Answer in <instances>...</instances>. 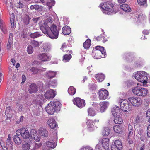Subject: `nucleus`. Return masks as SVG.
<instances>
[{"instance_id": "obj_1", "label": "nucleus", "mask_w": 150, "mask_h": 150, "mask_svg": "<svg viewBox=\"0 0 150 150\" xmlns=\"http://www.w3.org/2000/svg\"><path fill=\"white\" fill-rule=\"evenodd\" d=\"M50 16L46 15L44 17V20L39 23L40 30L43 33L52 39H56L58 37L59 30L56 25L51 24L53 21V19Z\"/></svg>"}, {"instance_id": "obj_2", "label": "nucleus", "mask_w": 150, "mask_h": 150, "mask_svg": "<svg viewBox=\"0 0 150 150\" xmlns=\"http://www.w3.org/2000/svg\"><path fill=\"white\" fill-rule=\"evenodd\" d=\"M17 135H21L23 138L27 140L30 138V140H34L37 142H38L40 137L38 135L37 132L35 129H32L29 134L28 130L24 128H21L17 130L16 132Z\"/></svg>"}, {"instance_id": "obj_3", "label": "nucleus", "mask_w": 150, "mask_h": 150, "mask_svg": "<svg viewBox=\"0 0 150 150\" xmlns=\"http://www.w3.org/2000/svg\"><path fill=\"white\" fill-rule=\"evenodd\" d=\"M99 7L101 8L103 13L108 15L112 13H116L118 11L116 5L110 2H102L100 4Z\"/></svg>"}, {"instance_id": "obj_4", "label": "nucleus", "mask_w": 150, "mask_h": 150, "mask_svg": "<svg viewBox=\"0 0 150 150\" xmlns=\"http://www.w3.org/2000/svg\"><path fill=\"white\" fill-rule=\"evenodd\" d=\"M61 105L59 101H51L45 106V109L48 114L53 115L60 110Z\"/></svg>"}, {"instance_id": "obj_5", "label": "nucleus", "mask_w": 150, "mask_h": 150, "mask_svg": "<svg viewBox=\"0 0 150 150\" xmlns=\"http://www.w3.org/2000/svg\"><path fill=\"white\" fill-rule=\"evenodd\" d=\"M106 52L104 47L100 46L94 47L92 52V56L95 59H98L105 57Z\"/></svg>"}, {"instance_id": "obj_6", "label": "nucleus", "mask_w": 150, "mask_h": 150, "mask_svg": "<svg viewBox=\"0 0 150 150\" xmlns=\"http://www.w3.org/2000/svg\"><path fill=\"white\" fill-rule=\"evenodd\" d=\"M135 78L139 81L142 83L144 86H146L148 78L149 76L148 73L143 71H138L134 75Z\"/></svg>"}, {"instance_id": "obj_7", "label": "nucleus", "mask_w": 150, "mask_h": 150, "mask_svg": "<svg viewBox=\"0 0 150 150\" xmlns=\"http://www.w3.org/2000/svg\"><path fill=\"white\" fill-rule=\"evenodd\" d=\"M56 93V92L55 90L52 89L47 91L44 96L43 95H41L39 96V98L40 100L37 99L36 100L37 104L41 106L42 102L45 101V98H53L55 96Z\"/></svg>"}, {"instance_id": "obj_8", "label": "nucleus", "mask_w": 150, "mask_h": 150, "mask_svg": "<svg viewBox=\"0 0 150 150\" xmlns=\"http://www.w3.org/2000/svg\"><path fill=\"white\" fill-rule=\"evenodd\" d=\"M132 91L134 94L142 97L146 96L148 92V90L146 88L139 86L133 87L132 89Z\"/></svg>"}, {"instance_id": "obj_9", "label": "nucleus", "mask_w": 150, "mask_h": 150, "mask_svg": "<svg viewBox=\"0 0 150 150\" xmlns=\"http://www.w3.org/2000/svg\"><path fill=\"white\" fill-rule=\"evenodd\" d=\"M130 102L129 100L120 98L119 103L120 104V109L125 112H128L131 107Z\"/></svg>"}, {"instance_id": "obj_10", "label": "nucleus", "mask_w": 150, "mask_h": 150, "mask_svg": "<svg viewBox=\"0 0 150 150\" xmlns=\"http://www.w3.org/2000/svg\"><path fill=\"white\" fill-rule=\"evenodd\" d=\"M132 105L135 107H139L142 103V99L138 97H132L128 99Z\"/></svg>"}, {"instance_id": "obj_11", "label": "nucleus", "mask_w": 150, "mask_h": 150, "mask_svg": "<svg viewBox=\"0 0 150 150\" xmlns=\"http://www.w3.org/2000/svg\"><path fill=\"white\" fill-rule=\"evenodd\" d=\"M38 58L42 62L48 61L51 59V56L48 53H39L38 55Z\"/></svg>"}, {"instance_id": "obj_12", "label": "nucleus", "mask_w": 150, "mask_h": 150, "mask_svg": "<svg viewBox=\"0 0 150 150\" xmlns=\"http://www.w3.org/2000/svg\"><path fill=\"white\" fill-rule=\"evenodd\" d=\"M74 104L78 107L81 108L85 106V101L79 97L75 98L73 100Z\"/></svg>"}, {"instance_id": "obj_13", "label": "nucleus", "mask_w": 150, "mask_h": 150, "mask_svg": "<svg viewBox=\"0 0 150 150\" xmlns=\"http://www.w3.org/2000/svg\"><path fill=\"white\" fill-rule=\"evenodd\" d=\"M99 98L101 100L105 99L108 97V92L105 89H102L100 90L98 92Z\"/></svg>"}, {"instance_id": "obj_14", "label": "nucleus", "mask_w": 150, "mask_h": 150, "mask_svg": "<svg viewBox=\"0 0 150 150\" xmlns=\"http://www.w3.org/2000/svg\"><path fill=\"white\" fill-rule=\"evenodd\" d=\"M109 103L107 101L100 102L99 103L100 109L99 110H98L97 112H100L101 113L105 112L109 106Z\"/></svg>"}, {"instance_id": "obj_15", "label": "nucleus", "mask_w": 150, "mask_h": 150, "mask_svg": "<svg viewBox=\"0 0 150 150\" xmlns=\"http://www.w3.org/2000/svg\"><path fill=\"white\" fill-rule=\"evenodd\" d=\"M15 111L11 110L10 107H7L5 112V114L7 117L10 118L15 115Z\"/></svg>"}, {"instance_id": "obj_16", "label": "nucleus", "mask_w": 150, "mask_h": 150, "mask_svg": "<svg viewBox=\"0 0 150 150\" xmlns=\"http://www.w3.org/2000/svg\"><path fill=\"white\" fill-rule=\"evenodd\" d=\"M34 140H30V138L25 141V144H23L22 146V148L24 150H28L30 147L31 146V144L33 142Z\"/></svg>"}, {"instance_id": "obj_17", "label": "nucleus", "mask_w": 150, "mask_h": 150, "mask_svg": "<svg viewBox=\"0 0 150 150\" xmlns=\"http://www.w3.org/2000/svg\"><path fill=\"white\" fill-rule=\"evenodd\" d=\"M47 123L50 127L51 129L55 128L57 126L56 122L55 120L52 118L48 119Z\"/></svg>"}, {"instance_id": "obj_18", "label": "nucleus", "mask_w": 150, "mask_h": 150, "mask_svg": "<svg viewBox=\"0 0 150 150\" xmlns=\"http://www.w3.org/2000/svg\"><path fill=\"white\" fill-rule=\"evenodd\" d=\"M109 139L108 138H104L101 140L102 146L105 150H108Z\"/></svg>"}, {"instance_id": "obj_19", "label": "nucleus", "mask_w": 150, "mask_h": 150, "mask_svg": "<svg viewBox=\"0 0 150 150\" xmlns=\"http://www.w3.org/2000/svg\"><path fill=\"white\" fill-rule=\"evenodd\" d=\"M57 140V138H56L52 141H49L46 143V145L47 147L51 148H54L56 146V141Z\"/></svg>"}, {"instance_id": "obj_20", "label": "nucleus", "mask_w": 150, "mask_h": 150, "mask_svg": "<svg viewBox=\"0 0 150 150\" xmlns=\"http://www.w3.org/2000/svg\"><path fill=\"white\" fill-rule=\"evenodd\" d=\"M111 112L114 116L120 115V110L119 107L116 105H114L112 108Z\"/></svg>"}, {"instance_id": "obj_21", "label": "nucleus", "mask_w": 150, "mask_h": 150, "mask_svg": "<svg viewBox=\"0 0 150 150\" xmlns=\"http://www.w3.org/2000/svg\"><path fill=\"white\" fill-rule=\"evenodd\" d=\"M38 90V87L36 84L33 83L31 84L28 88V91L30 93L36 92Z\"/></svg>"}, {"instance_id": "obj_22", "label": "nucleus", "mask_w": 150, "mask_h": 150, "mask_svg": "<svg viewBox=\"0 0 150 150\" xmlns=\"http://www.w3.org/2000/svg\"><path fill=\"white\" fill-rule=\"evenodd\" d=\"M56 74V72L50 70L48 71L45 72L44 76L47 78L50 79L55 77Z\"/></svg>"}, {"instance_id": "obj_23", "label": "nucleus", "mask_w": 150, "mask_h": 150, "mask_svg": "<svg viewBox=\"0 0 150 150\" xmlns=\"http://www.w3.org/2000/svg\"><path fill=\"white\" fill-rule=\"evenodd\" d=\"M86 125L90 130L93 131L95 129L94 122L93 120H88L86 122Z\"/></svg>"}, {"instance_id": "obj_24", "label": "nucleus", "mask_w": 150, "mask_h": 150, "mask_svg": "<svg viewBox=\"0 0 150 150\" xmlns=\"http://www.w3.org/2000/svg\"><path fill=\"white\" fill-rule=\"evenodd\" d=\"M62 32L65 35H69L71 32V29L68 26H64L62 29Z\"/></svg>"}, {"instance_id": "obj_25", "label": "nucleus", "mask_w": 150, "mask_h": 150, "mask_svg": "<svg viewBox=\"0 0 150 150\" xmlns=\"http://www.w3.org/2000/svg\"><path fill=\"white\" fill-rule=\"evenodd\" d=\"M112 145L117 147L118 149H120L122 150V142L120 140L118 139L115 140L114 142V144Z\"/></svg>"}, {"instance_id": "obj_26", "label": "nucleus", "mask_w": 150, "mask_h": 150, "mask_svg": "<svg viewBox=\"0 0 150 150\" xmlns=\"http://www.w3.org/2000/svg\"><path fill=\"white\" fill-rule=\"evenodd\" d=\"M39 133L42 136L46 137L48 136V131L43 128H40L39 129Z\"/></svg>"}, {"instance_id": "obj_27", "label": "nucleus", "mask_w": 150, "mask_h": 150, "mask_svg": "<svg viewBox=\"0 0 150 150\" xmlns=\"http://www.w3.org/2000/svg\"><path fill=\"white\" fill-rule=\"evenodd\" d=\"M96 79L98 82H102L105 78V76L102 73H98L96 74L95 77Z\"/></svg>"}, {"instance_id": "obj_28", "label": "nucleus", "mask_w": 150, "mask_h": 150, "mask_svg": "<svg viewBox=\"0 0 150 150\" xmlns=\"http://www.w3.org/2000/svg\"><path fill=\"white\" fill-rule=\"evenodd\" d=\"M6 146L10 148L11 149H13V142L11 140L10 135L9 134L7 140L6 141Z\"/></svg>"}, {"instance_id": "obj_29", "label": "nucleus", "mask_w": 150, "mask_h": 150, "mask_svg": "<svg viewBox=\"0 0 150 150\" xmlns=\"http://www.w3.org/2000/svg\"><path fill=\"white\" fill-rule=\"evenodd\" d=\"M113 129L115 133L120 134L122 132V127L119 125H115L113 127Z\"/></svg>"}, {"instance_id": "obj_30", "label": "nucleus", "mask_w": 150, "mask_h": 150, "mask_svg": "<svg viewBox=\"0 0 150 150\" xmlns=\"http://www.w3.org/2000/svg\"><path fill=\"white\" fill-rule=\"evenodd\" d=\"M30 9L31 10L35 9V10L38 11H41L42 10L43 7L41 6L38 4H35L31 5L30 7Z\"/></svg>"}, {"instance_id": "obj_31", "label": "nucleus", "mask_w": 150, "mask_h": 150, "mask_svg": "<svg viewBox=\"0 0 150 150\" xmlns=\"http://www.w3.org/2000/svg\"><path fill=\"white\" fill-rule=\"evenodd\" d=\"M115 119L114 120V122L115 124H121L123 122L122 118L120 117V115L114 116Z\"/></svg>"}, {"instance_id": "obj_32", "label": "nucleus", "mask_w": 150, "mask_h": 150, "mask_svg": "<svg viewBox=\"0 0 150 150\" xmlns=\"http://www.w3.org/2000/svg\"><path fill=\"white\" fill-rule=\"evenodd\" d=\"M120 7L125 11L129 12L131 11V9L128 5L126 4H123L120 6Z\"/></svg>"}, {"instance_id": "obj_33", "label": "nucleus", "mask_w": 150, "mask_h": 150, "mask_svg": "<svg viewBox=\"0 0 150 150\" xmlns=\"http://www.w3.org/2000/svg\"><path fill=\"white\" fill-rule=\"evenodd\" d=\"M28 70L31 72L33 74H37L39 72V68L37 67H33L29 68Z\"/></svg>"}, {"instance_id": "obj_34", "label": "nucleus", "mask_w": 150, "mask_h": 150, "mask_svg": "<svg viewBox=\"0 0 150 150\" xmlns=\"http://www.w3.org/2000/svg\"><path fill=\"white\" fill-rule=\"evenodd\" d=\"M42 48L44 52H48L51 49V46L50 44L45 43L43 44Z\"/></svg>"}, {"instance_id": "obj_35", "label": "nucleus", "mask_w": 150, "mask_h": 150, "mask_svg": "<svg viewBox=\"0 0 150 150\" xmlns=\"http://www.w3.org/2000/svg\"><path fill=\"white\" fill-rule=\"evenodd\" d=\"M71 57L72 56L71 54H66L63 56L62 60L64 62H68L71 59Z\"/></svg>"}, {"instance_id": "obj_36", "label": "nucleus", "mask_w": 150, "mask_h": 150, "mask_svg": "<svg viewBox=\"0 0 150 150\" xmlns=\"http://www.w3.org/2000/svg\"><path fill=\"white\" fill-rule=\"evenodd\" d=\"M76 92V90L74 87L72 86L69 87L68 90V92L69 94L71 95H74Z\"/></svg>"}, {"instance_id": "obj_37", "label": "nucleus", "mask_w": 150, "mask_h": 150, "mask_svg": "<svg viewBox=\"0 0 150 150\" xmlns=\"http://www.w3.org/2000/svg\"><path fill=\"white\" fill-rule=\"evenodd\" d=\"M91 43V40L90 39H87L83 44L84 48L86 49H88L90 47Z\"/></svg>"}, {"instance_id": "obj_38", "label": "nucleus", "mask_w": 150, "mask_h": 150, "mask_svg": "<svg viewBox=\"0 0 150 150\" xmlns=\"http://www.w3.org/2000/svg\"><path fill=\"white\" fill-rule=\"evenodd\" d=\"M135 121L139 125H143L144 121V119L139 116H137L135 119Z\"/></svg>"}, {"instance_id": "obj_39", "label": "nucleus", "mask_w": 150, "mask_h": 150, "mask_svg": "<svg viewBox=\"0 0 150 150\" xmlns=\"http://www.w3.org/2000/svg\"><path fill=\"white\" fill-rule=\"evenodd\" d=\"M88 115L91 116H95L96 114L95 111L91 108H88Z\"/></svg>"}, {"instance_id": "obj_40", "label": "nucleus", "mask_w": 150, "mask_h": 150, "mask_svg": "<svg viewBox=\"0 0 150 150\" xmlns=\"http://www.w3.org/2000/svg\"><path fill=\"white\" fill-rule=\"evenodd\" d=\"M110 133V130L109 128H105L102 132V135L104 136H108Z\"/></svg>"}, {"instance_id": "obj_41", "label": "nucleus", "mask_w": 150, "mask_h": 150, "mask_svg": "<svg viewBox=\"0 0 150 150\" xmlns=\"http://www.w3.org/2000/svg\"><path fill=\"white\" fill-rule=\"evenodd\" d=\"M14 141L17 145L20 144L21 142V140L20 137L16 135L14 137Z\"/></svg>"}, {"instance_id": "obj_42", "label": "nucleus", "mask_w": 150, "mask_h": 150, "mask_svg": "<svg viewBox=\"0 0 150 150\" xmlns=\"http://www.w3.org/2000/svg\"><path fill=\"white\" fill-rule=\"evenodd\" d=\"M41 35V34L39 32H36L31 34L30 36L33 38H37Z\"/></svg>"}, {"instance_id": "obj_43", "label": "nucleus", "mask_w": 150, "mask_h": 150, "mask_svg": "<svg viewBox=\"0 0 150 150\" xmlns=\"http://www.w3.org/2000/svg\"><path fill=\"white\" fill-rule=\"evenodd\" d=\"M57 84V81L56 79H54L51 81L50 82V85L53 87H55Z\"/></svg>"}, {"instance_id": "obj_44", "label": "nucleus", "mask_w": 150, "mask_h": 150, "mask_svg": "<svg viewBox=\"0 0 150 150\" xmlns=\"http://www.w3.org/2000/svg\"><path fill=\"white\" fill-rule=\"evenodd\" d=\"M15 16L14 15L13 13H12L10 17V22L11 24V27L13 28L14 26V20Z\"/></svg>"}, {"instance_id": "obj_45", "label": "nucleus", "mask_w": 150, "mask_h": 150, "mask_svg": "<svg viewBox=\"0 0 150 150\" xmlns=\"http://www.w3.org/2000/svg\"><path fill=\"white\" fill-rule=\"evenodd\" d=\"M10 36H9V39L8 41V43L7 45V47L8 49H9L11 48V45L13 43V39L10 38Z\"/></svg>"}, {"instance_id": "obj_46", "label": "nucleus", "mask_w": 150, "mask_h": 150, "mask_svg": "<svg viewBox=\"0 0 150 150\" xmlns=\"http://www.w3.org/2000/svg\"><path fill=\"white\" fill-rule=\"evenodd\" d=\"M0 28L2 32L4 34H6L7 33V30L5 25H0Z\"/></svg>"}, {"instance_id": "obj_47", "label": "nucleus", "mask_w": 150, "mask_h": 150, "mask_svg": "<svg viewBox=\"0 0 150 150\" xmlns=\"http://www.w3.org/2000/svg\"><path fill=\"white\" fill-rule=\"evenodd\" d=\"M135 132L139 135H141L143 134L142 129L140 127H137L135 129Z\"/></svg>"}, {"instance_id": "obj_48", "label": "nucleus", "mask_w": 150, "mask_h": 150, "mask_svg": "<svg viewBox=\"0 0 150 150\" xmlns=\"http://www.w3.org/2000/svg\"><path fill=\"white\" fill-rule=\"evenodd\" d=\"M79 150H94L93 148L89 146H84L81 147Z\"/></svg>"}, {"instance_id": "obj_49", "label": "nucleus", "mask_w": 150, "mask_h": 150, "mask_svg": "<svg viewBox=\"0 0 150 150\" xmlns=\"http://www.w3.org/2000/svg\"><path fill=\"white\" fill-rule=\"evenodd\" d=\"M128 130L129 131L128 134L129 137L130 136L133 134V128L132 126L131 125H129L128 128Z\"/></svg>"}, {"instance_id": "obj_50", "label": "nucleus", "mask_w": 150, "mask_h": 150, "mask_svg": "<svg viewBox=\"0 0 150 150\" xmlns=\"http://www.w3.org/2000/svg\"><path fill=\"white\" fill-rule=\"evenodd\" d=\"M55 3V1L54 0H53L51 1V2H47V5L49 7V8L50 9L52 6L54 5Z\"/></svg>"}, {"instance_id": "obj_51", "label": "nucleus", "mask_w": 150, "mask_h": 150, "mask_svg": "<svg viewBox=\"0 0 150 150\" xmlns=\"http://www.w3.org/2000/svg\"><path fill=\"white\" fill-rule=\"evenodd\" d=\"M27 51L28 54H30L33 52V49L31 45H29L28 46Z\"/></svg>"}, {"instance_id": "obj_52", "label": "nucleus", "mask_w": 150, "mask_h": 150, "mask_svg": "<svg viewBox=\"0 0 150 150\" xmlns=\"http://www.w3.org/2000/svg\"><path fill=\"white\" fill-rule=\"evenodd\" d=\"M31 44L34 47H38L39 46V42L35 40H33L32 41Z\"/></svg>"}, {"instance_id": "obj_53", "label": "nucleus", "mask_w": 150, "mask_h": 150, "mask_svg": "<svg viewBox=\"0 0 150 150\" xmlns=\"http://www.w3.org/2000/svg\"><path fill=\"white\" fill-rule=\"evenodd\" d=\"M138 4L140 5H143L146 4V0H137Z\"/></svg>"}, {"instance_id": "obj_54", "label": "nucleus", "mask_w": 150, "mask_h": 150, "mask_svg": "<svg viewBox=\"0 0 150 150\" xmlns=\"http://www.w3.org/2000/svg\"><path fill=\"white\" fill-rule=\"evenodd\" d=\"M89 87L92 90H94L96 88L97 86L95 84H90L89 85Z\"/></svg>"}, {"instance_id": "obj_55", "label": "nucleus", "mask_w": 150, "mask_h": 150, "mask_svg": "<svg viewBox=\"0 0 150 150\" xmlns=\"http://www.w3.org/2000/svg\"><path fill=\"white\" fill-rule=\"evenodd\" d=\"M0 144L3 150H7V147L6 146V144L4 142H1Z\"/></svg>"}, {"instance_id": "obj_56", "label": "nucleus", "mask_w": 150, "mask_h": 150, "mask_svg": "<svg viewBox=\"0 0 150 150\" xmlns=\"http://www.w3.org/2000/svg\"><path fill=\"white\" fill-rule=\"evenodd\" d=\"M41 144L40 143H35L34 148L33 149V150H35L39 148L41 146Z\"/></svg>"}, {"instance_id": "obj_57", "label": "nucleus", "mask_w": 150, "mask_h": 150, "mask_svg": "<svg viewBox=\"0 0 150 150\" xmlns=\"http://www.w3.org/2000/svg\"><path fill=\"white\" fill-rule=\"evenodd\" d=\"M67 47V45L65 43H64L62 44L61 47V49L63 51H67L66 49Z\"/></svg>"}, {"instance_id": "obj_58", "label": "nucleus", "mask_w": 150, "mask_h": 150, "mask_svg": "<svg viewBox=\"0 0 150 150\" xmlns=\"http://www.w3.org/2000/svg\"><path fill=\"white\" fill-rule=\"evenodd\" d=\"M27 36L26 34L25 33H21V35H20V37L21 38H26Z\"/></svg>"}, {"instance_id": "obj_59", "label": "nucleus", "mask_w": 150, "mask_h": 150, "mask_svg": "<svg viewBox=\"0 0 150 150\" xmlns=\"http://www.w3.org/2000/svg\"><path fill=\"white\" fill-rule=\"evenodd\" d=\"M22 82H21V83L22 84H23L26 80V77L25 75H23L22 76Z\"/></svg>"}, {"instance_id": "obj_60", "label": "nucleus", "mask_w": 150, "mask_h": 150, "mask_svg": "<svg viewBox=\"0 0 150 150\" xmlns=\"http://www.w3.org/2000/svg\"><path fill=\"white\" fill-rule=\"evenodd\" d=\"M147 134L148 136L150 137V125H149L147 127Z\"/></svg>"}, {"instance_id": "obj_61", "label": "nucleus", "mask_w": 150, "mask_h": 150, "mask_svg": "<svg viewBox=\"0 0 150 150\" xmlns=\"http://www.w3.org/2000/svg\"><path fill=\"white\" fill-rule=\"evenodd\" d=\"M39 72H43L46 71V69L43 67L39 68Z\"/></svg>"}, {"instance_id": "obj_62", "label": "nucleus", "mask_w": 150, "mask_h": 150, "mask_svg": "<svg viewBox=\"0 0 150 150\" xmlns=\"http://www.w3.org/2000/svg\"><path fill=\"white\" fill-rule=\"evenodd\" d=\"M111 150H121L120 149H118L112 145L111 146Z\"/></svg>"}, {"instance_id": "obj_63", "label": "nucleus", "mask_w": 150, "mask_h": 150, "mask_svg": "<svg viewBox=\"0 0 150 150\" xmlns=\"http://www.w3.org/2000/svg\"><path fill=\"white\" fill-rule=\"evenodd\" d=\"M140 137V139L141 141H144L146 137L144 135L142 134Z\"/></svg>"}, {"instance_id": "obj_64", "label": "nucleus", "mask_w": 150, "mask_h": 150, "mask_svg": "<svg viewBox=\"0 0 150 150\" xmlns=\"http://www.w3.org/2000/svg\"><path fill=\"white\" fill-rule=\"evenodd\" d=\"M146 116L147 117H150V109H148L146 113Z\"/></svg>"}]
</instances>
